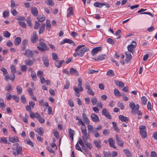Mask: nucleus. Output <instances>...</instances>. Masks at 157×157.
<instances>
[{
  "label": "nucleus",
  "mask_w": 157,
  "mask_h": 157,
  "mask_svg": "<svg viewBox=\"0 0 157 157\" xmlns=\"http://www.w3.org/2000/svg\"><path fill=\"white\" fill-rule=\"evenodd\" d=\"M103 154L105 157H110L111 156V154L109 152H106L105 151H103Z\"/></svg>",
  "instance_id": "nucleus-56"
},
{
  "label": "nucleus",
  "mask_w": 157,
  "mask_h": 157,
  "mask_svg": "<svg viewBox=\"0 0 157 157\" xmlns=\"http://www.w3.org/2000/svg\"><path fill=\"white\" fill-rule=\"evenodd\" d=\"M45 24H42V25L41 26L40 28L39 31V33L40 34L43 32L45 29Z\"/></svg>",
  "instance_id": "nucleus-37"
},
{
  "label": "nucleus",
  "mask_w": 157,
  "mask_h": 157,
  "mask_svg": "<svg viewBox=\"0 0 157 157\" xmlns=\"http://www.w3.org/2000/svg\"><path fill=\"white\" fill-rule=\"evenodd\" d=\"M82 117L84 123H85L86 124H90V120L86 117V114L85 113H83L82 114Z\"/></svg>",
  "instance_id": "nucleus-16"
},
{
  "label": "nucleus",
  "mask_w": 157,
  "mask_h": 157,
  "mask_svg": "<svg viewBox=\"0 0 157 157\" xmlns=\"http://www.w3.org/2000/svg\"><path fill=\"white\" fill-rule=\"evenodd\" d=\"M87 92L88 94L92 96L94 95V93L91 88L87 90Z\"/></svg>",
  "instance_id": "nucleus-60"
},
{
  "label": "nucleus",
  "mask_w": 157,
  "mask_h": 157,
  "mask_svg": "<svg viewBox=\"0 0 157 157\" xmlns=\"http://www.w3.org/2000/svg\"><path fill=\"white\" fill-rule=\"evenodd\" d=\"M123 151L128 157H130L131 156V153L128 149H124Z\"/></svg>",
  "instance_id": "nucleus-46"
},
{
  "label": "nucleus",
  "mask_w": 157,
  "mask_h": 157,
  "mask_svg": "<svg viewBox=\"0 0 157 157\" xmlns=\"http://www.w3.org/2000/svg\"><path fill=\"white\" fill-rule=\"evenodd\" d=\"M11 13L14 16L16 15L17 14V12L16 10L13 8H12L11 11Z\"/></svg>",
  "instance_id": "nucleus-61"
},
{
  "label": "nucleus",
  "mask_w": 157,
  "mask_h": 157,
  "mask_svg": "<svg viewBox=\"0 0 157 157\" xmlns=\"http://www.w3.org/2000/svg\"><path fill=\"white\" fill-rule=\"evenodd\" d=\"M70 73L72 75H74L75 76H78L79 75L78 71L76 69L73 68H71L70 69Z\"/></svg>",
  "instance_id": "nucleus-15"
},
{
  "label": "nucleus",
  "mask_w": 157,
  "mask_h": 157,
  "mask_svg": "<svg viewBox=\"0 0 157 157\" xmlns=\"http://www.w3.org/2000/svg\"><path fill=\"white\" fill-rule=\"evenodd\" d=\"M115 140L117 144L120 146H122L124 144L123 142L121 141L118 135H116L115 136Z\"/></svg>",
  "instance_id": "nucleus-11"
},
{
  "label": "nucleus",
  "mask_w": 157,
  "mask_h": 157,
  "mask_svg": "<svg viewBox=\"0 0 157 157\" xmlns=\"http://www.w3.org/2000/svg\"><path fill=\"white\" fill-rule=\"evenodd\" d=\"M22 88L21 86H17V93L18 94H20L22 93Z\"/></svg>",
  "instance_id": "nucleus-53"
},
{
  "label": "nucleus",
  "mask_w": 157,
  "mask_h": 157,
  "mask_svg": "<svg viewBox=\"0 0 157 157\" xmlns=\"http://www.w3.org/2000/svg\"><path fill=\"white\" fill-rule=\"evenodd\" d=\"M12 98L17 102H19V97L16 96L15 95H13L12 96Z\"/></svg>",
  "instance_id": "nucleus-62"
},
{
  "label": "nucleus",
  "mask_w": 157,
  "mask_h": 157,
  "mask_svg": "<svg viewBox=\"0 0 157 157\" xmlns=\"http://www.w3.org/2000/svg\"><path fill=\"white\" fill-rule=\"evenodd\" d=\"M140 132L142 138H145L147 137L146 128L145 126L140 125L139 126Z\"/></svg>",
  "instance_id": "nucleus-4"
},
{
  "label": "nucleus",
  "mask_w": 157,
  "mask_h": 157,
  "mask_svg": "<svg viewBox=\"0 0 157 157\" xmlns=\"http://www.w3.org/2000/svg\"><path fill=\"white\" fill-rule=\"evenodd\" d=\"M52 56L54 60H56L58 59L57 55L56 53H52Z\"/></svg>",
  "instance_id": "nucleus-59"
},
{
  "label": "nucleus",
  "mask_w": 157,
  "mask_h": 157,
  "mask_svg": "<svg viewBox=\"0 0 157 157\" xmlns=\"http://www.w3.org/2000/svg\"><path fill=\"white\" fill-rule=\"evenodd\" d=\"M125 54L126 56V57L125 59V61L126 62H129L131 59L132 56L130 53V52L128 51H126L125 52Z\"/></svg>",
  "instance_id": "nucleus-17"
},
{
  "label": "nucleus",
  "mask_w": 157,
  "mask_h": 157,
  "mask_svg": "<svg viewBox=\"0 0 157 157\" xmlns=\"http://www.w3.org/2000/svg\"><path fill=\"white\" fill-rule=\"evenodd\" d=\"M141 100L143 104L144 105H145L147 101V99L146 98L145 96H143L142 97Z\"/></svg>",
  "instance_id": "nucleus-48"
},
{
  "label": "nucleus",
  "mask_w": 157,
  "mask_h": 157,
  "mask_svg": "<svg viewBox=\"0 0 157 157\" xmlns=\"http://www.w3.org/2000/svg\"><path fill=\"white\" fill-rule=\"evenodd\" d=\"M51 28V25L50 23V21L49 20H46V29L47 30L49 31Z\"/></svg>",
  "instance_id": "nucleus-35"
},
{
  "label": "nucleus",
  "mask_w": 157,
  "mask_h": 157,
  "mask_svg": "<svg viewBox=\"0 0 157 157\" xmlns=\"http://www.w3.org/2000/svg\"><path fill=\"white\" fill-rule=\"evenodd\" d=\"M3 36L5 38H8L10 37V33L8 31H4L3 33Z\"/></svg>",
  "instance_id": "nucleus-34"
},
{
  "label": "nucleus",
  "mask_w": 157,
  "mask_h": 157,
  "mask_svg": "<svg viewBox=\"0 0 157 157\" xmlns=\"http://www.w3.org/2000/svg\"><path fill=\"white\" fill-rule=\"evenodd\" d=\"M112 123L113 124V126L115 130L117 132H119V130L117 126L116 123L115 122H113Z\"/></svg>",
  "instance_id": "nucleus-51"
},
{
  "label": "nucleus",
  "mask_w": 157,
  "mask_h": 157,
  "mask_svg": "<svg viewBox=\"0 0 157 157\" xmlns=\"http://www.w3.org/2000/svg\"><path fill=\"white\" fill-rule=\"evenodd\" d=\"M94 6L96 7H98L100 8H101V3L99 2H96L94 4Z\"/></svg>",
  "instance_id": "nucleus-52"
},
{
  "label": "nucleus",
  "mask_w": 157,
  "mask_h": 157,
  "mask_svg": "<svg viewBox=\"0 0 157 157\" xmlns=\"http://www.w3.org/2000/svg\"><path fill=\"white\" fill-rule=\"evenodd\" d=\"M5 89L8 92H10L12 89L11 86L10 84H8L6 85Z\"/></svg>",
  "instance_id": "nucleus-38"
},
{
  "label": "nucleus",
  "mask_w": 157,
  "mask_h": 157,
  "mask_svg": "<svg viewBox=\"0 0 157 157\" xmlns=\"http://www.w3.org/2000/svg\"><path fill=\"white\" fill-rule=\"evenodd\" d=\"M90 137V136L87 134V132L83 134L82 136V139L85 144V145L87 146L90 149L92 148V144L90 143L87 141V139Z\"/></svg>",
  "instance_id": "nucleus-2"
},
{
  "label": "nucleus",
  "mask_w": 157,
  "mask_h": 157,
  "mask_svg": "<svg viewBox=\"0 0 157 157\" xmlns=\"http://www.w3.org/2000/svg\"><path fill=\"white\" fill-rule=\"evenodd\" d=\"M101 48L100 47H97L93 49L92 52L91 54L93 56H95L96 54L100 50H101Z\"/></svg>",
  "instance_id": "nucleus-14"
},
{
  "label": "nucleus",
  "mask_w": 157,
  "mask_h": 157,
  "mask_svg": "<svg viewBox=\"0 0 157 157\" xmlns=\"http://www.w3.org/2000/svg\"><path fill=\"white\" fill-rule=\"evenodd\" d=\"M35 131L41 136H42L43 135V129L41 128H36L35 129Z\"/></svg>",
  "instance_id": "nucleus-27"
},
{
  "label": "nucleus",
  "mask_w": 157,
  "mask_h": 157,
  "mask_svg": "<svg viewBox=\"0 0 157 157\" xmlns=\"http://www.w3.org/2000/svg\"><path fill=\"white\" fill-rule=\"evenodd\" d=\"M107 41L109 43L111 44L112 45L113 44H114V41L111 38H108L107 39Z\"/></svg>",
  "instance_id": "nucleus-57"
},
{
  "label": "nucleus",
  "mask_w": 157,
  "mask_h": 157,
  "mask_svg": "<svg viewBox=\"0 0 157 157\" xmlns=\"http://www.w3.org/2000/svg\"><path fill=\"white\" fill-rule=\"evenodd\" d=\"M37 19L39 21L42 22L45 20V17L44 16H39L37 17Z\"/></svg>",
  "instance_id": "nucleus-49"
},
{
  "label": "nucleus",
  "mask_w": 157,
  "mask_h": 157,
  "mask_svg": "<svg viewBox=\"0 0 157 157\" xmlns=\"http://www.w3.org/2000/svg\"><path fill=\"white\" fill-rule=\"evenodd\" d=\"M24 55L30 58L33 57L35 54L31 50L27 49L26 50Z\"/></svg>",
  "instance_id": "nucleus-10"
},
{
  "label": "nucleus",
  "mask_w": 157,
  "mask_h": 157,
  "mask_svg": "<svg viewBox=\"0 0 157 157\" xmlns=\"http://www.w3.org/2000/svg\"><path fill=\"white\" fill-rule=\"evenodd\" d=\"M38 40V36L36 31H34L31 38V41L33 43H35Z\"/></svg>",
  "instance_id": "nucleus-9"
},
{
  "label": "nucleus",
  "mask_w": 157,
  "mask_h": 157,
  "mask_svg": "<svg viewBox=\"0 0 157 157\" xmlns=\"http://www.w3.org/2000/svg\"><path fill=\"white\" fill-rule=\"evenodd\" d=\"M106 57V56L105 55L103 54L99 56L98 57L92 59L95 61L101 60L105 59Z\"/></svg>",
  "instance_id": "nucleus-19"
},
{
  "label": "nucleus",
  "mask_w": 157,
  "mask_h": 157,
  "mask_svg": "<svg viewBox=\"0 0 157 157\" xmlns=\"http://www.w3.org/2000/svg\"><path fill=\"white\" fill-rule=\"evenodd\" d=\"M132 44L128 45L127 48L128 50V51L133 54L134 52L135 48L136 46V42L134 41H132Z\"/></svg>",
  "instance_id": "nucleus-6"
},
{
  "label": "nucleus",
  "mask_w": 157,
  "mask_h": 157,
  "mask_svg": "<svg viewBox=\"0 0 157 157\" xmlns=\"http://www.w3.org/2000/svg\"><path fill=\"white\" fill-rule=\"evenodd\" d=\"M115 83L116 85L121 88H123L124 86V84L121 81L118 80H115Z\"/></svg>",
  "instance_id": "nucleus-25"
},
{
  "label": "nucleus",
  "mask_w": 157,
  "mask_h": 157,
  "mask_svg": "<svg viewBox=\"0 0 157 157\" xmlns=\"http://www.w3.org/2000/svg\"><path fill=\"white\" fill-rule=\"evenodd\" d=\"M67 13V17L71 16L73 14V9L72 7H69L68 9Z\"/></svg>",
  "instance_id": "nucleus-23"
},
{
  "label": "nucleus",
  "mask_w": 157,
  "mask_h": 157,
  "mask_svg": "<svg viewBox=\"0 0 157 157\" xmlns=\"http://www.w3.org/2000/svg\"><path fill=\"white\" fill-rule=\"evenodd\" d=\"M94 144L95 147L99 149H100L101 147V141L100 140H98V141L97 140H95L94 141Z\"/></svg>",
  "instance_id": "nucleus-20"
},
{
  "label": "nucleus",
  "mask_w": 157,
  "mask_h": 157,
  "mask_svg": "<svg viewBox=\"0 0 157 157\" xmlns=\"http://www.w3.org/2000/svg\"><path fill=\"white\" fill-rule=\"evenodd\" d=\"M31 11L32 13L35 16H36L38 15V11L37 9L35 7H32L31 9Z\"/></svg>",
  "instance_id": "nucleus-22"
},
{
  "label": "nucleus",
  "mask_w": 157,
  "mask_h": 157,
  "mask_svg": "<svg viewBox=\"0 0 157 157\" xmlns=\"http://www.w3.org/2000/svg\"><path fill=\"white\" fill-rule=\"evenodd\" d=\"M25 63L27 66H31L33 64V61L30 59H26L25 60Z\"/></svg>",
  "instance_id": "nucleus-26"
},
{
  "label": "nucleus",
  "mask_w": 157,
  "mask_h": 157,
  "mask_svg": "<svg viewBox=\"0 0 157 157\" xmlns=\"http://www.w3.org/2000/svg\"><path fill=\"white\" fill-rule=\"evenodd\" d=\"M40 24L37 21H35V24L34 27L35 29H36L40 26Z\"/></svg>",
  "instance_id": "nucleus-63"
},
{
  "label": "nucleus",
  "mask_w": 157,
  "mask_h": 157,
  "mask_svg": "<svg viewBox=\"0 0 157 157\" xmlns=\"http://www.w3.org/2000/svg\"><path fill=\"white\" fill-rule=\"evenodd\" d=\"M44 40L41 39L39 40V42L37 44V48L41 52H44L46 50H48L49 48L47 46V44L44 42Z\"/></svg>",
  "instance_id": "nucleus-1"
},
{
  "label": "nucleus",
  "mask_w": 157,
  "mask_h": 157,
  "mask_svg": "<svg viewBox=\"0 0 157 157\" xmlns=\"http://www.w3.org/2000/svg\"><path fill=\"white\" fill-rule=\"evenodd\" d=\"M106 75L110 76H113L115 75V74L112 70H109L107 72Z\"/></svg>",
  "instance_id": "nucleus-42"
},
{
  "label": "nucleus",
  "mask_w": 157,
  "mask_h": 157,
  "mask_svg": "<svg viewBox=\"0 0 157 157\" xmlns=\"http://www.w3.org/2000/svg\"><path fill=\"white\" fill-rule=\"evenodd\" d=\"M21 69L22 71L25 72L27 69V67L25 65H22L21 66Z\"/></svg>",
  "instance_id": "nucleus-55"
},
{
  "label": "nucleus",
  "mask_w": 157,
  "mask_h": 157,
  "mask_svg": "<svg viewBox=\"0 0 157 157\" xmlns=\"http://www.w3.org/2000/svg\"><path fill=\"white\" fill-rule=\"evenodd\" d=\"M21 41V38L19 37H17L14 41V44L16 46L18 45Z\"/></svg>",
  "instance_id": "nucleus-33"
},
{
  "label": "nucleus",
  "mask_w": 157,
  "mask_h": 157,
  "mask_svg": "<svg viewBox=\"0 0 157 157\" xmlns=\"http://www.w3.org/2000/svg\"><path fill=\"white\" fill-rule=\"evenodd\" d=\"M134 113H131L133 114H137L138 116H140L142 115V113L141 111L139 110V109H136L134 111Z\"/></svg>",
  "instance_id": "nucleus-45"
},
{
  "label": "nucleus",
  "mask_w": 157,
  "mask_h": 157,
  "mask_svg": "<svg viewBox=\"0 0 157 157\" xmlns=\"http://www.w3.org/2000/svg\"><path fill=\"white\" fill-rule=\"evenodd\" d=\"M119 119L122 122H124L127 123L128 121V118L126 117H124L123 115H120L119 116Z\"/></svg>",
  "instance_id": "nucleus-21"
},
{
  "label": "nucleus",
  "mask_w": 157,
  "mask_h": 157,
  "mask_svg": "<svg viewBox=\"0 0 157 157\" xmlns=\"http://www.w3.org/2000/svg\"><path fill=\"white\" fill-rule=\"evenodd\" d=\"M18 23L23 28H26V25L24 22H22V21H19Z\"/></svg>",
  "instance_id": "nucleus-50"
},
{
  "label": "nucleus",
  "mask_w": 157,
  "mask_h": 157,
  "mask_svg": "<svg viewBox=\"0 0 157 157\" xmlns=\"http://www.w3.org/2000/svg\"><path fill=\"white\" fill-rule=\"evenodd\" d=\"M78 144L79 143L81 147H84V144L83 142V141L82 139L80 138L79 139V140L77 143Z\"/></svg>",
  "instance_id": "nucleus-64"
},
{
  "label": "nucleus",
  "mask_w": 157,
  "mask_h": 157,
  "mask_svg": "<svg viewBox=\"0 0 157 157\" xmlns=\"http://www.w3.org/2000/svg\"><path fill=\"white\" fill-rule=\"evenodd\" d=\"M75 131L71 129H68V132L70 137L71 138L72 140H73V136L74 134Z\"/></svg>",
  "instance_id": "nucleus-32"
},
{
  "label": "nucleus",
  "mask_w": 157,
  "mask_h": 157,
  "mask_svg": "<svg viewBox=\"0 0 157 157\" xmlns=\"http://www.w3.org/2000/svg\"><path fill=\"white\" fill-rule=\"evenodd\" d=\"M45 3L50 6H54L55 3L52 0H45Z\"/></svg>",
  "instance_id": "nucleus-31"
},
{
  "label": "nucleus",
  "mask_w": 157,
  "mask_h": 157,
  "mask_svg": "<svg viewBox=\"0 0 157 157\" xmlns=\"http://www.w3.org/2000/svg\"><path fill=\"white\" fill-rule=\"evenodd\" d=\"M43 61L45 67H48L49 66V61L47 57H44L43 58Z\"/></svg>",
  "instance_id": "nucleus-24"
},
{
  "label": "nucleus",
  "mask_w": 157,
  "mask_h": 157,
  "mask_svg": "<svg viewBox=\"0 0 157 157\" xmlns=\"http://www.w3.org/2000/svg\"><path fill=\"white\" fill-rule=\"evenodd\" d=\"M5 106V105L4 104L3 99L0 98V107L2 109H4Z\"/></svg>",
  "instance_id": "nucleus-41"
},
{
  "label": "nucleus",
  "mask_w": 157,
  "mask_h": 157,
  "mask_svg": "<svg viewBox=\"0 0 157 157\" xmlns=\"http://www.w3.org/2000/svg\"><path fill=\"white\" fill-rule=\"evenodd\" d=\"M85 46L84 45H81L79 46H78L77 48L75 49V52H75L73 54V56L75 57H76L77 56H78V50L79 49L81 48L82 47Z\"/></svg>",
  "instance_id": "nucleus-28"
},
{
  "label": "nucleus",
  "mask_w": 157,
  "mask_h": 157,
  "mask_svg": "<svg viewBox=\"0 0 157 157\" xmlns=\"http://www.w3.org/2000/svg\"><path fill=\"white\" fill-rule=\"evenodd\" d=\"M117 106L119 107L121 110L124 109V105L122 102L119 101L117 104Z\"/></svg>",
  "instance_id": "nucleus-39"
},
{
  "label": "nucleus",
  "mask_w": 157,
  "mask_h": 157,
  "mask_svg": "<svg viewBox=\"0 0 157 157\" xmlns=\"http://www.w3.org/2000/svg\"><path fill=\"white\" fill-rule=\"evenodd\" d=\"M91 117L92 121L94 122H97L99 121L98 116L95 113L92 114L91 115Z\"/></svg>",
  "instance_id": "nucleus-13"
},
{
  "label": "nucleus",
  "mask_w": 157,
  "mask_h": 157,
  "mask_svg": "<svg viewBox=\"0 0 157 157\" xmlns=\"http://www.w3.org/2000/svg\"><path fill=\"white\" fill-rule=\"evenodd\" d=\"M9 140L12 143H17L19 141L17 137L16 136L9 137Z\"/></svg>",
  "instance_id": "nucleus-18"
},
{
  "label": "nucleus",
  "mask_w": 157,
  "mask_h": 157,
  "mask_svg": "<svg viewBox=\"0 0 157 157\" xmlns=\"http://www.w3.org/2000/svg\"><path fill=\"white\" fill-rule=\"evenodd\" d=\"M16 148H13V153L14 156H18L19 155L22 154V148L21 146L17 144H16Z\"/></svg>",
  "instance_id": "nucleus-3"
},
{
  "label": "nucleus",
  "mask_w": 157,
  "mask_h": 157,
  "mask_svg": "<svg viewBox=\"0 0 157 157\" xmlns=\"http://www.w3.org/2000/svg\"><path fill=\"white\" fill-rule=\"evenodd\" d=\"M25 142L26 144L32 146V147L34 146V144L33 142L29 139H26L25 141Z\"/></svg>",
  "instance_id": "nucleus-47"
},
{
  "label": "nucleus",
  "mask_w": 157,
  "mask_h": 157,
  "mask_svg": "<svg viewBox=\"0 0 157 157\" xmlns=\"http://www.w3.org/2000/svg\"><path fill=\"white\" fill-rule=\"evenodd\" d=\"M64 62V60H62L60 61L57 60L55 62V64L57 67L59 68L61 66L63 63Z\"/></svg>",
  "instance_id": "nucleus-29"
},
{
  "label": "nucleus",
  "mask_w": 157,
  "mask_h": 157,
  "mask_svg": "<svg viewBox=\"0 0 157 157\" xmlns=\"http://www.w3.org/2000/svg\"><path fill=\"white\" fill-rule=\"evenodd\" d=\"M39 104L40 105L43 106H45L46 107H48V104L47 102H44L43 99H40L39 101Z\"/></svg>",
  "instance_id": "nucleus-30"
},
{
  "label": "nucleus",
  "mask_w": 157,
  "mask_h": 157,
  "mask_svg": "<svg viewBox=\"0 0 157 157\" xmlns=\"http://www.w3.org/2000/svg\"><path fill=\"white\" fill-rule=\"evenodd\" d=\"M114 93L116 97H119L121 96V94L118 90L117 89H114Z\"/></svg>",
  "instance_id": "nucleus-40"
},
{
  "label": "nucleus",
  "mask_w": 157,
  "mask_h": 157,
  "mask_svg": "<svg viewBox=\"0 0 157 157\" xmlns=\"http://www.w3.org/2000/svg\"><path fill=\"white\" fill-rule=\"evenodd\" d=\"M108 141L109 146L112 147L114 149H116L117 147L115 145V141L113 140L112 138H109Z\"/></svg>",
  "instance_id": "nucleus-12"
},
{
  "label": "nucleus",
  "mask_w": 157,
  "mask_h": 157,
  "mask_svg": "<svg viewBox=\"0 0 157 157\" xmlns=\"http://www.w3.org/2000/svg\"><path fill=\"white\" fill-rule=\"evenodd\" d=\"M89 50L88 47H84L79 51H78V56L80 57L83 56L85 52L89 51Z\"/></svg>",
  "instance_id": "nucleus-7"
},
{
  "label": "nucleus",
  "mask_w": 157,
  "mask_h": 157,
  "mask_svg": "<svg viewBox=\"0 0 157 157\" xmlns=\"http://www.w3.org/2000/svg\"><path fill=\"white\" fill-rule=\"evenodd\" d=\"M129 105L130 108L132 109L131 113H134V110L136 109H139V105L137 104L135 105V103L133 102H130Z\"/></svg>",
  "instance_id": "nucleus-8"
},
{
  "label": "nucleus",
  "mask_w": 157,
  "mask_h": 157,
  "mask_svg": "<svg viewBox=\"0 0 157 157\" xmlns=\"http://www.w3.org/2000/svg\"><path fill=\"white\" fill-rule=\"evenodd\" d=\"M10 68L11 73H15L16 69L15 66L14 65H12L10 66Z\"/></svg>",
  "instance_id": "nucleus-44"
},
{
  "label": "nucleus",
  "mask_w": 157,
  "mask_h": 157,
  "mask_svg": "<svg viewBox=\"0 0 157 157\" xmlns=\"http://www.w3.org/2000/svg\"><path fill=\"white\" fill-rule=\"evenodd\" d=\"M31 77L32 79L34 81H36L37 78V76L35 72H34L33 73H31Z\"/></svg>",
  "instance_id": "nucleus-36"
},
{
  "label": "nucleus",
  "mask_w": 157,
  "mask_h": 157,
  "mask_svg": "<svg viewBox=\"0 0 157 157\" xmlns=\"http://www.w3.org/2000/svg\"><path fill=\"white\" fill-rule=\"evenodd\" d=\"M77 124L78 125H80L81 124L82 126L81 127V130L82 134H83L87 133V130L86 127V126L85 125L84 122L81 119L79 120L77 122Z\"/></svg>",
  "instance_id": "nucleus-5"
},
{
  "label": "nucleus",
  "mask_w": 157,
  "mask_h": 157,
  "mask_svg": "<svg viewBox=\"0 0 157 157\" xmlns=\"http://www.w3.org/2000/svg\"><path fill=\"white\" fill-rule=\"evenodd\" d=\"M9 11L7 10L4 11L3 13V16L4 18H6L9 16Z\"/></svg>",
  "instance_id": "nucleus-54"
},
{
  "label": "nucleus",
  "mask_w": 157,
  "mask_h": 157,
  "mask_svg": "<svg viewBox=\"0 0 157 157\" xmlns=\"http://www.w3.org/2000/svg\"><path fill=\"white\" fill-rule=\"evenodd\" d=\"M91 102L92 105H95L97 103V99L96 97L92 98L91 99Z\"/></svg>",
  "instance_id": "nucleus-43"
},
{
  "label": "nucleus",
  "mask_w": 157,
  "mask_h": 157,
  "mask_svg": "<svg viewBox=\"0 0 157 157\" xmlns=\"http://www.w3.org/2000/svg\"><path fill=\"white\" fill-rule=\"evenodd\" d=\"M53 133L54 136L56 137L57 139L59 138V133L56 130H54L53 132Z\"/></svg>",
  "instance_id": "nucleus-58"
}]
</instances>
